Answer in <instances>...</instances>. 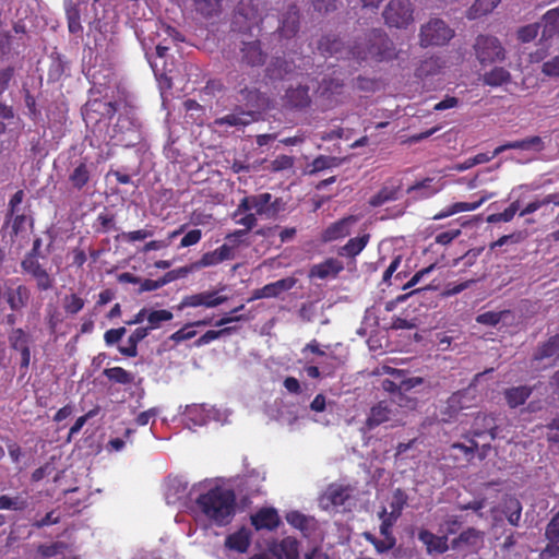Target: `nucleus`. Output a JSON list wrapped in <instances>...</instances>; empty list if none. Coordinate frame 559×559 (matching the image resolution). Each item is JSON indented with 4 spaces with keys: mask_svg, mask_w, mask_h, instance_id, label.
<instances>
[{
    "mask_svg": "<svg viewBox=\"0 0 559 559\" xmlns=\"http://www.w3.org/2000/svg\"><path fill=\"white\" fill-rule=\"evenodd\" d=\"M358 221V215H347L331 223L322 230L320 236L321 241L333 242L349 236Z\"/></svg>",
    "mask_w": 559,
    "mask_h": 559,
    "instance_id": "nucleus-13",
    "label": "nucleus"
},
{
    "mask_svg": "<svg viewBox=\"0 0 559 559\" xmlns=\"http://www.w3.org/2000/svg\"><path fill=\"white\" fill-rule=\"evenodd\" d=\"M280 523V515L273 508H262L251 516V524L257 531H273L278 527Z\"/></svg>",
    "mask_w": 559,
    "mask_h": 559,
    "instance_id": "nucleus-24",
    "label": "nucleus"
},
{
    "mask_svg": "<svg viewBox=\"0 0 559 559\" xmlns=\"http://www.w3.org/2000/svg\"><path fill=\"white\" fill-rule=\"evenodd\" d=\"M85 300L78 294L71 293L62 298V308L67 316H75L83 310Z\"/></svg>",
    "mask_w": 559,
    "mask_h": 559,
    "instance_id": "nucleus-53",
    "label": "nucleus"
},
{
    "mask_svg": "<svg viewBox=\"0 0 559 559\" xmlns=\"http://www.w3.org/2000/svg\"><path fill=\"white\" fill-rule=\"evenodd\" d=\"M68 549V545L63 542H55L51 544H41L37 547V552L44 558H51L62 554Z\"/></svg>",
    "mask_w": 559,
    "mask_h": 559,
    "instance_id": "nucleus-59",
    "label": "nucleus"
},
{
    "mask_svg": "<svg viewBox=\"0 0 559 559\" xmlns=\"http://www.w3.org/2000/svg\"><path fill=\"white\" fill-rule=\"evenodd\" d=\"M559 350V334L550 336L547 341L540 344L534 353V360H543L555 356Z\"/></svg>",
    "mask_w": 559,
    "mask_h": 559,
    "instance_id": "nucleus-46",
    "label": "nucleus"
},
{
    "mask_svg": "<svg viewBox=\"0 0 559 559\" xmlns=\"http://www.w3.org/2000/svg\"><path fill=\"white\" fill-rule=\"evenodd\" d=\"M501 0H476L467 11V19L476 20L492 12Z\"/></svg>",
    "mask_w": 559,
    "mask_h": 559,
    "instance_id": "nucleus-45",
    "label": "nucleus"
},
{
    "mask_svg": "<svg viewBox=\"0 0 559 559\" xmlns=\"http://www.w3.org/2000/svg\"><path fill=\"white\" fill-rule=\"evenodd\" d=\"M27 506V499L21 495L14 497L8 495L0 496V510L24 511Z\"/></svg>",
    "mask_w": 559,
    "mask_h": 559,
    "instance_id": "nucleus-55",
    "label": "nucleus"
},
{
    "mask_svg": "<svg viewBox=\"0 0 559 559\" xmlns=\"http://www.w3.org/2000/svg\"><path fill=\"white\" fill-rule=\"evenodd\" d=\"M445 68V61L437 56L424 59L415 70V75L419 79L433 76Z\"/></svg>",
    "mask_w": 559,
    "mask_h": 559,
    "instance_id": "nucleus-34",
    "label": "nucleus"
},
{
    "mask_svg": "<svg viewBox=\"0 0 559 559\" xmlns=\"http://www.w3.org/2000/svg\"><path fill=\"white\" fill-rule=\"evenodd\" d=\"M474 400L475 397L471 395L468 390H460L452 393L448 397L445 406L441 411L442 421L451 423L456 419L462 411L473 406Z\"/></svg>",
    "mask_w": 559,
    "mask_h": 559,
    "instance_id": "nucleus-10",
    "label": "nucleus"
},
{
    "mask_svg": "<svg viewBox=\"0 0 559 559\" xmlns=\"http://www.w3.org/2000/svg\"><path fill=\"white\" fill-rule=\"evenodd\" d=\"M251 543L250 532L241 527L233 534H229L225 539V546L229 550H235L239 554H243L248 550Z\"/></svg>",
    "mask_w": 559,
    "mask_h": 559,
    "instance_id": "nucleus-32",
    "label": "nucleus"
},
{
    "mask_svg": "<svg viewBox=\"0 0 559 559\" xmlns=\"http://www.w3.org/2000/svg\"><path fill=\"white\" fill-rule=\"evenodd\" d=\"M432 178H425L409 186L406 190L408 194H416V199H428L438 192V189L431 186Z\"/></svg>",
    "mask_w": 559,
    "mask_h": 559,
    "instance_id": "nucleus-47",
    "label": "nucleus"
},
{
    "mask_svg": "<svg viewBox=\"0 0 559 559\" xmlns=\"http://www.w3.org/2000/svg\"><path fill=\"white\" fill-rule=\"evenodd\" d=\"M195 504L206 520L222 527L228 525L235 516L237 497L234 490L216 486L200 495Z\"/></svg>",
    "mask_w": 559,
    "mask_h": 559,
    "instance_id": "nucleus-1",
    "label": "nucleus"
},
{
    "mask_svg": "<svg viewBox=\"0 0 559 559\" xmlns=\"http://www.w3.org/2000/svg\"><path fill=\"white\" fill-rule=\"evenodd\" d=\"M276 559H298L299 544L293 537H286L281 540L274 554Z\"/></svg>",
    "mask_w": 559,
    "mask_h": 559,
    "instance_id": "nucleus-42",
    "label": "nucleus"
},
{
    "mask_svg": "<svg viewBox=\"0 0 559 559\" xmlns=\"http://www.w3.org/2000/svg\"><path fill=\"white\" fill-rule=\"evenodd\" d=\"M543 32L542 37L545 39L551 38L559 33V8L547 11L543 16Z\"/></svg>",
    "mask_w": 559,
    "mask_h": 559,
    "instance_id": "nucleus-43",
    "label": "nucleus"
},
{
    "mask_svg": "<svg viewBox=\"0 0 559 559\" xmlns=\"http://www.w3.org/2000/svg\"><path fill=\"white\" fill-rule=\"evenodd\" d=\"M223 0H193L195 11L204 17L217 15Z\"/></svg>",
    "mask_w": 559,
    "mask_h": 559,
    "instance_id": "nucleus-52",
    "label": "nucleus"
},
{
    "mask_svg": "<svg viewBox=\"0 0 559 559\" xmlns=\"http://www.w3.org/2000/svg\"><path fill=\"white\" fill-rule=\"evenodd\" d=\"M498 429L497 419L492 414L478 413L473 420L467 436L475 439L483 438L488 435L490 440H496L498 437Z\"/></svg>",
    "mask_w": 559,
    "mask_h": 559,
    "instance_id": "nucleus-17",
    "label": "nucleus"
},
{
    "mask_svg": "<svg viewBox=\"0 0 559 559\" xmlns=\"http://www.w3.org/2000/svg\"><path fill=\"white\" fill-rule=\"evenodd\" d=\"M402 187L403 185L401 179H386L380 190L369 199L368 204L371 207H380L388 202L399 200L401 197Z\"/></svg>",
    "mask_w": 559,
    "mask_h": 559,
    "instance_id": "nucleus-16",
    "label": "nucleus"
},
{
    "mask_svg": "<svg viewBox=\"0 0 559 559\" xmlns=\"http://www.w3.org/2000/svg\"><path fill=\"white\" fill-rule=\"evenodd\" d=\"M392 416L393 409L390 407L389 403L386 401H380L370 408L365 425L369 430H372L391 420Z\"/></svg>",
    "mask_w": 559,
    "mask_h": 559,
    "instance_id": "nucleus-26",
    "label": "nucleus"
},
{
    "mask_svg": "<svg viewBox=\"0 0 559 559\" xmlns=\"http://www.w3.org/2000/svg\"><path fill=\"white\" fill-rule=\"evenodd\" d=\"M22 270L31 275L39 292H47L55 285V277L39 263L38 259L24 258L21 262Z\"/></svg>",
    "mask_w": 559,
    "mask_h": 559,
    "instance_id": "nucleus-12",
    "label": "nucleus"
},
{
    "mask_svg": "<svg viewBox=\"0 0 559 559\" xmlns=\"http://www.w3.org/2000/svg\"><path fill=\"white\" fill-rule=\"evenodd\" d=\"M233 88L236 102L246 110H253L255 116L266 104L264 94L254 85H249L243 76L235 83Z\"/></svg>",
    "mask_w": 559,
    "mask_h": 559,
    "instance_id": "nucleus-7",
    "label": "nucleus"
},
{
    "mask_svg": "<svg viewBox=\"0 0 559 559\" xmlns=\"http://www.w3.org/2000/svg\"><path fill=\"white\" fill-rule=\"evenodd\" d=\"M325 496L334 507L344 506L350 497L348 488L340 485L329 486Z\"/></svg>",
    "mask_w": 559,
    "mask_h": 559,
    "instance_id": "nucleus-54",
    "label": "nucleus"
},
{
    "mask_svg": "<svg viewBox=\"0 0 559 559\" xmlns=\"http://www.w3.org/2000/svg\"><path fill=\"white\" fill-rule=\"evenodd\" d=\"M522 509V503L515 495H503L501 500V512L506 515L510 525H520Z\"/></svg>",
    "mask_w": 559,
    "mask_h": 559,
    "instance_id": "nucleus-29",
    "label": "nucleus"
},
{
    "mask_svg": "<svg viewBox=\"0 0 559 559\" xmlns=\"http://www.w3.org/2000/svg\"><path fill=\"white\" fill-rule=\"evenodd\" d=\"M455 35L453 28H451L441 19H431L426 24L421 25L419 32V45L423 48L430 46H444Z\"/></svg>",
    "mask_w": 559,
    "mask_h": 559,
    "instance_id": "nucleus-5",
    "label": "nucleus"
},
{
    "mask_svg": "<svg viewBox=\"0 0 559 559\" xmlns=\"http://www.w3.org/2000/svg\"><path fill=\"white\" fill-rule=\"evenodd\" d=\"M472 51L483 69L504 62L508 53L502 41L490 34H478L472 45Z\"/></svg>",
    "mask_w": 559,
    "mask_h": 559,
    "instance_id": "nucleus-3",
    "label": "nucleus"
},
{
    "mask_svg": "<svg viewBox=\"0 0 559 559\" xmlns=\"http://www.w3.org/2000/svg\"><path fill=\"white\" fill-rule=\"evenodd\" d=\"M520 150L523 151H535L542 152L545 150V143L543 139L538 135L528 136L522 140H519Z\"/></svg>",
    "mask_w": 559,
    "mask_h": 559,
    "instance_id": "nucleus-61",
    "label": "nucleus"
},
{
    "mask_svg": "<svg viewBox=\"0 0 559 559\" xmlns=\"http://www.w3.org/2000/svg\"><path fill=\"white\" fill-rule=\"evenodd\" d=\"M150 331L146 326L136 328L128 337L127 346H119L118 350L121 355L126 357H136L138 356V345L142 342L147 335Z\"/></svg>",
    "mask_w": 559,
    "mask_h": 559,
    "instance_id": "nucleus-36",
    "label": "nucleus"
},
{
    "mask_svg": "<svg viewBox=\"0 0 559 559\" xmlns=\"http://www.w3.org/2000/svg\"><path fill=\"white\" fill-rule=\"evenodd\" d=\"M370 237V234L366 233L348 239V241L338 249V255L350 259L357 257L369 243Z\"/></svg>",
    "mask_w": 559,
    "mask_h": 559,
    "instance_id": "nucleus-35",
    "label": "nucleus"
},
{
    "mask_svg": "<svg viewBox=\"0 0 559 559\" xmlns=\"http://www.w3.org/2000/svg\"><path fill=\"white\" fill-rule=\"evenodd\" d=\"M262 21L258 5L252 3V0H240L234 17L233 26L235 31L246 33L252 29L253 26L259 25Z\"/></svg>",
    "mask_w": 559,
    "mask_h": 559,
    "instance_id": "nucleus-8",
    "label": "nucleus"
},
{
    "mask_svg": "<svg viewBox=\"0 0 559 559\" xmlns=\"http://www.w3.org/2000/svg\"><path fill=\"white\" fill-rule=\"evenodd\" d=\"M257 120L253 110L236 108L233 112L227 114L215 120L217 126L246 127Z\"/></svg>",
    "mask_w": 559,
    "mask_h": 559,
    "instance_id": "nucleus-28",
    "label": "nucleus"
},
{
    "mask_svg": "<svg viewBox=\"0 0 559 559\" xmlns=\"http://www.w3.org/2000/svg\"><path fill=\"white\" fill-rule=\"evenodd\" d=\"M350 52L358 63L369 59L376 62L391 61L399 55L394 43L383 29L379 28H373L366 34L362 43L356 41Z\"/></svg>",
    "mask_w": 559,
    "mask_h": 559,
    "instance_id": "nucleus-2",
    "label": "nucleus"
},
{
    "mask_svg": "<svg viewBox=\"0 0 559 559\" xmlns=\"http://www.w3.org/2000/svg\"><path fill=\"white\" fill-rule=\"evenodd\" d=\"M7 301L12 311H20L25 308L31 299V290L21 284L14 289L7 290Z\"/></svg>",
    "mask_w": 559,
    "mask_h": 559,
    "instance_id": "nucleus-31",
    "label": "nucleus"
},
{
    "mask_svg": "<svg viewBox=\"0 0 559 559\" xmlns=\"http://www.w3.org/2000/svg\"><path fill=\"white\" fill-rule=\"evenodd\" d=\"M414 7L409 0H390L382 16L389 27L406 28L414 21Z\"/></svg>",
    "mask_w": 559,
    "mask_h": 559,
    "instance_id": "nucleus-6",
    "label": "nucleus"
},
{
    "mask_svg": "<svg viewBox=\"0 0 559 559\" xmlns=\"http://www.w3.org/2000/svg\"><path fill=\"white\" fill-rule=\"evenodd\" d=\"M227 296L219 295L218 290H206L185 296L179 305V309L197 307L215 308L227 301Z\"/></svg>",
    "mask_w": 559,
    "mask_h": 559,
    "instance_id": "nucleus-14",
    "label": "nucleus"
},
{
    "mask_svg": "<svg viewBox=\"0 0 559 559\" xmlns=\"http://www.w3.org/2000/svg\"><path fill=\"white\" fill-rule=\"evenodd\" d=\"M269 53L263 49L260 39L242 40L239 47V61L248 68H261L265 64Z\"/></svg>",
    "mask_w": 559,
    "mask_h": 559,
    "instance_id": "nucleus-9",
    "label": "nucleus"
},
{
    "mask_svg": "<svg viewBox=\"0 0 559 559\" xmlns=\"http://www.w3.org/2000/svg\"><path fill=\"white\" fill-rule=\"evenodd\" d=\"M512 75L509 70L503 67H493L491 70L485 72L481 76L484 85L490 87H499L510 83Z\"/></svg>",
    "mask_w": 559,
    "mask_h": 559,
    "instance_id": "nucleus-37",
    "label": "nucleus"
},
{
    "mask_svg": "<svg viewBox=\"0 0 559 559\" xmlns=\"http://www.w3.org/2000/svg\"><path fill=\"white\" fill-rule=\"evenodd\" d=\"M236 223L245 227V229L236 230L233 235L236 237L245 236L249 230H251L258 223L255 213H247L241 218L237 219Z\"/></svg>",
    "mask_w": 559,
    "mask_h": 559,
    "instance_id": "nucleus-62",
    "label": "nucleus"
},
{
    "mask_svg": "<svg viewBox=\"0 0 559 559\" xmlns=\"http://www.w3.org/2000/svg\"><path fill=\"white\" fill-rule=\"evenodd\" d=\"M92 227L96 234H108L111 230H117L116 215L105 207L98 213Z\"/></svg>",
    "mask_w": 559,
    "mask_h": 559,
    "instance_id": "nucleus-41",
    "label": "nucleus"
},
{
    "mask_svg": "<svg viewBox=\"0 0 559 559\" xmlns=\"http://www.w3.org/2000/svg\"><path fill=\"white\" fill-rule=\"evenodd\" d=\"M300 29V10L292 3L281 12L278 17L277 34L280 38L292 39Z\"/></svg>",
    "mask_w": 559,
    "mask_h": 559,
    "instance_id": "nucleus-11",
    "label": "nucleus"
},
{
    "mask_svg": "<svg viewBox=\"0 0 559 559\" xmlns=\"http://www.w3.org/2000/svg\"><path fill=\"white\" fill-rule=\"evenodd\" d=\"M483 532L475 527H468L451 540V549L456 550L462 546L473 547L483 539Z\"/></svg>",
    "mask_w": 559,
    "mask_h": 559,
    "instance_id": "nucleus-39",
    "label": "nucleus"
},
{
    "mask_svg": "<svg viewBox=\"0 0 559 559\" xmlns=\"http://www.w3.org/2000/svg\"><path fill=\"white\" fill-rule=\"evenodd\" d=\"M406 504H407L406 493L400 488L395 489L393 492V496H392V500L390 502V509H391L390 512L401 516Z\"/></svg>",
    "mask_w": 559,
    "mask_h": 559,
    "instance_id": "nucleus-60",
    "label": "nucleus"
},
{
    "mask_svg": "<svg viewBox=\"0 0 559 559\" xmlns=\"http://www.w3.org/2000/svg\"><path fill=\"white\" fill-rule=\"evenodd\" d=\"M9 342L11 347L19 352L29 348L28 335L21 328L12 331V333L9 335Z\"/></svg>",
    "mask_w": 559,
    "mask_h": 559,
    "instance_id": "nucleus-57",
    "label": "nucleus"
},
{
    "mask_svg": "<svg viewBox=\"0 0 559 559\" xmlns=\"http://www.w3.org/2000/svg\"><path fill=\"white\" fill-rule=\"evenodd\" d=\"M211 323H212L211 318L187 323L183 328H181L180 330L173 333L169 338L176 343L191 340L197 335V331L191 330V328L205 326V325H210Z\"/></svg>",
    "mask_w": 559,
    "mask_h": 559,
    "instance_id": "nucleus-44",
    "label": "nucleus"
},
{
    "mask_svg": "<svg viewBox=\"0 0 559 559\" xmlns=\"http://www.w3.org/2000/svg\"><path fill=\"white\" fill-rule=\"evenodd\" d=\"M25 198V193L23 190H17L9 200L8 211L5 215L7 223H10L11 218L16 214L23 213L21 210V205Z\"/></svg>",
    "mask_w": 559,
    "mask_h": 559,
    "instance_id": "nucleus-58",
    "label": "nucleus"
},
{
    "mask_svg": "<svg viewBox=\"0 0 559 559\" xmlns=\"http://www.w3.org/2000/svg\"><path fill=\"white\" fill-rule=\"evenodd\" d=\"M539 32V24H528L525 26H522L518 31V39L521 43H530L534 40Z\"/></svg>",
    "mask_w": 559,
    "mask_h": 559,
    "instance_id": "nucleus-63",
    "label": "nucleus"
},
{
    "mask_svg": "<svg viewBox=\"0 0 559 559\" xmlns=\"http://www.w3.org/2000/svg\"><path fill=\"white\" fill-rule=\"evenodd\" d=\"M352 46H345L343 40L336 34H325L318 41V50L324 57L348 58L353 59L350 52Z\"/></svg>",
    "mask_w": 559,
    "mask_h": 559,
    "instance_id": "nucleus-15",
    "label": "nucleus"
},
{
    "mask_svg": "<svg viewBox=\"0 0 559 559\" xmlns=\"http://www.w3.org/2000/svg\"><path fill=\"white\" fill-rule=\"evenodd\" d=\"M296 283L297 278L293 276H288L285 278H281L276 282L269 283L261 288L254 289L252 293V297L249 300L278 297L282 293L292 289L296 285Z\"/></svg>",
    "mask_w": 559,
    "mask_h": 559,
    "instance_id": "nucleus-19",
    "label": "nucleus"
},
{
    "mask_svg": "<svg viewBox=\"0 0 559 559\" xmlns=\"http://www.w3.org/2000/svg\"><path fill=\"white\" fill-rule=\"evenodd\" d=\"M495 197V193H487L484 194L478 201L475 202H456L451 204L450 206L441 210L439 213L435 214L432 216V219L439 221L447 218L449 216H452L456 213L461 212H469L477 210L483 203H485L487 200Z\"/></svg>",
    "mask_w": 559,
    "mask_h": 559,
    "instance_id": "nucleus-25",
    "label": "nucleus"
},
{
    "mask_svg": "<svg viewBox=\"0 0 559 559\" xmlns=\"http://www.w3.org/2000/svg\"><path fill=\"white\" fill-rule=\"evenodd\" d=\"M418 539L425 545L428 555H442L451 548L447 535L439 536L426 528L419 530Z\"/></svg>",
    "mask_w": 559,
    "mask_h": 559,
    "instance_id": "nucleus-20",
    "label": "nucleus"
},
{
    "mask_svg": "<svg viewBox=\"0 0 559 559\" xmlns=\"http://www.w3.org/2000/svg\"><path fill=\"white\" fill-rule=\"evenodd\" d=\"M545 536L548 542L559 543V512L556 513L546 526Z\"/></svg>",
    "mask_w": 559,
    "mask_h": 559,
    "instance_id": "nucleus-64",
    "label": "nucleus"
},
{
    "mask_svg": "<svg viewBox=\"0 0 559 559\" xmlns=\"http://www.w3.org/2000/svg\"><path fill=\"white\" fill-rule=\"evenodd\" d=\"M341 271H343V264L336 259L330 258L314 264L309 271V277L324 280L329 276H336Z\"/></svg>",
    "mask_w": 559,
    "mask_h": 559,
    "instance_id": "nucleus-30",
    "label": "nucleus"
},
{
    "mask_svg": "<svg viewBox=\"0 0 559 559\" xmlns=\"http://www.w3.org/2000/svg\"><path fill=\"white\" fill-rule=\"evenodd\" d=\"M464 438L468 441V445L460 442L452 443L449 449V454L455 461L459 466L468 464L475 456L478 450V443L475 439L464 435Z\"/></svg>",
    "mask_w": 559,
    "mask_h": 559,
    "instance_id": "nucleus-21",
    "label": "nucleus"
},
{
    "mask_svg": "<svg viewBox=\"0 0 559 559\" xmlns=\"http://www.w3.org/2000/svg\"><path fill=\"white\" fill-rule=\"evenodd\" d=\"M103 374L111 382L123 385L131 384L134 380L133 374L122 367L106 368Z\"/></svg>",
    "mask_w": 559,
    "mask_h": 559,
    "instance_id": "nucleus-50",
    "label": "nucleus"
},
{
    "mask_svg": "<svg viewBox=\"0 0 559 559\" xmlns=\"http://www.w3.org/2000/svg\"><path fill=\"white\" fill-rule=\"evenodd\" d=\"M68 179L72 188L78 191H82L90 183L92 179V170L86 158L79 160L74 165Z\"/></svg>",
    "mask_w": 559,
    "mask_h": 559,
    "instance_id": "nucleus-27",
    "label": "nucleus"
},
{
    "mask_svg": "<svg viewBox=\"0 0 559 559\" xmlns=\"http://www.w3.org/2000/svg\"><path fill=\"white\" fill-rule=\"evenodd\" d=\"M344 82L336 78H324L321 82V96L332 100L334 96L343 93Z\"/></svg>",
    "mask_w": 559,
    "mask_h": 559,
    "instance_id": "nucleus-48",
    "label": "nucleus"
},
{
    "mask_svg": "<svg viewBox=\"0 0 559 559\" xmlns=\"http://www.w3.org/2000/svg\"><path fill=\"white\" fill-rule=\"evenodd\" d=\"M63 8L66 11V19L68 29L71 34H79L83 31L81 24V11L79 5L73 0H64Z\"/></svg>",
    "mask_w": 559,
    "mask_h": 559,
    "instance_id": "nucleus-38",
    "label": "nucleus"
},
{
    "mask_svg": "<svg viewBox=\"0 0 559 559\" xmlns=\"http://www.w3.org/2000/svg\"><path fill=\"white\" fill-rule=\"evenodd\" d=\"M117 110L118 106L116 102L92 99L86 103L83 116L86 119H93L94 117L92 116V114H98L99 117L95 118L96 120H100L102 118L110 120L116 115Z\"/></svg>",
    "mask_w": 559,
    "mask_h": 559,
    "instance_id": "nucleus-22",
    "label": "nucleus"
},
{
    "mask_svg": "<svg viewBox=\"0 0 559 559\" xmlns=\"http://www.w3.org/2000/svg\"><path fill=\"white\" fill-rule=\"evenodd\" d=\"M283 102L284 106L289 109L301 110L310 107L312 100L309 95V87L302 84L287 87Z\"/></svg>",
    "mask_w": 559,
    "mask_h": 559,
    "instance_id": "nucleus-18",
    "label": "nucleus"
},
{
    "mask_svg": "<svg viewBox=\"0 0 559 559\" xmlns=\"http://www.w3.org/2000/svg\"><path fill=\"white\" fill-rule=\"evenodd\" d=\"M514 314L511 310L486 311L476 317V322L486 326H497L500 322L511 324Z\"/></svg>",
    "mask_w": 559,
    "mask_h": 559,
    "instance_id": "nucleus-33",
    "label": "nucleus"
},
{
    "mask_svg": "<svg viewBox=\"0 0 559 559\" xmlns=\"http://www.w3.org/2000/svg\"><path fill=\"white\" fill-rule=\"evenodd\" d=\"M173 318H174L173 312L167 309L151 310V311L147 310L146 328L151 332L152 330L159 329L162 326L163 322L170 321Z\"/></svg>",
    "mask_w": 559,
    "mask_h": 559,
    "instance_id": "nucleus-51",
    "label": "nucleus"
},
{
    "mask_svg": "<svg viewBox=\"0 0 559 559\" xmlns=\"http://www.w3.org/2000/svg\"><path fill=\"white\" fill-rule=\"evenodd\" d=\"M237 331L236 326H225L221 330H209L203 335H201L195 342L194 346L201 347L203 345L210 344L211 342L219 338L224 335H230Z\"/></svg>",
    "mask_w": 559,
    "mask_h": 559,
    "instance_id": "nucleus-56",
    "label": "nucleus"
},
{
    "mask_svg": "<svg viewBox=\"0 0 559 559\" xmlns=\"http://www.w3.org/2000/svg\"><path fill=\"white\" fill-rule=\"evenodd\" d=\"M234 258L233 247L224 243L219 248L209 251L202 254L201 259L193 263L195 269H202L207 266L217 265L224 261L231 260Z\"/></svg>",
    "mask_w": 559,
    "mask_h": 559,
    "instance_id": "nucleus-23",
    "label": "nucleus"
},
{
    "mask_svg": "<svg viewBox=\"0 0 559 559\" xmlns=\"http://www.w3.org/2000/svg\"><path fill=\"white\" fill-rule=\"evenodd\" d=\"M389 374L392 378L384 379L382 381V389L392 395H399V404L401 406H407V404L403 403V399L401 396L400 369L389 368Z\"/></svg>",
    "mask_w": 559,
    "mask_h": 559,
    "instance_id": "nucleus-49",
    "label": "nucleus"
},
{
    "mask_svg": "<svg viewBox=\"0 0 559 559\" xmlns=\"http://www.w3.org/2000/svg\"><path fill=\"white\" fill-rule=\"evenodd\" d=\"M251 210H254L257 215L273 217L280 211V200H273V195L269 192L247 195L240 200L234 216L236 217L239 214L247 213Z\"/></svg>",
    "mask_w": 559,
    "mask_h": 559,
    "instance_id": "nucleus-4",
    "label": "nucleus"
},
{
    "mask_svg": "<svg viewBox=\"0 0 559 559\" xmlns=\"http://www.w3.org/2000/svg\"><path fill=\"white\" fill-rule=\"evenodd\" d=\"M532 388L527 385H520L507 389L504 391V399L511 408L523 405L532 394Z\"/></svg>",
    "mask_w": 559,
    "mask_h": 559,
    "instance_id": "nucleus-40",
    "label": "nucleus"
}]
</instances>
